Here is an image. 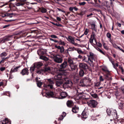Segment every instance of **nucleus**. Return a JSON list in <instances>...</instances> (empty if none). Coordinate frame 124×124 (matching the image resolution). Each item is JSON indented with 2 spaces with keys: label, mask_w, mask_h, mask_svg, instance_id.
Wrapping results in <instances>:
<instances>
[{
  "label": "nucleus",
  "mask_w": 124,
  "mask_h": 124,
  "mask_svg": "<svg viewBox=\"0 0 124 124\" xmlns=\"http://www.w3.org/2000/svg\"><path fill=\"white\" fill-rule=\"evenodd\" d=\"M67 61L70 67V69H69V70L70 71L75 70L77 68V66L75 65L73 60L71 58H69L68 59Z\"/></svg>",
  "instance_id": "obj_1"
},
{
  "label": "nucleus",
  "mask_w": 124,
  "mask_h": 124,
  "mask_svg": "<svg viewBox=\"0 0 124 124\" xmlns=\"http://www.w3.org/2000/svg\"><path fill=\"white\" fill-rule=\"evenodd\" d=\"M111 63H112V64L113 65V66H114V68H115V64L114 62L113 61H112L111 62Z\"/></svg>",
  "instance_id": "obj_63"
},
{
  "label": "nucleus",
  "mask_w": 124,
  "mask_h": 124,
  "mask_svg": "<svg viewBox=\"0 0 124 124\" xmlns=\"http://www.w3.org/2000/svg\"><path fill=\"white\" fill-rule=\"evenodd\" d=\"M6 55L7 54L5 52L2 53L0 54L1 56L2 57H3L5 56H6Z\"/></svg>",
  "instance_id": "obj_37"
},
{
  "label": "nucleus",
  "mask_w": 124,
  "mask_h": 124,
  "mask_svg": "<svg viewBox=\"0 0 124 124\" xmlns=\"http://www.w3.org/2000/svg\"><path fill=\"white\" fill-rule=\"evenodd\" d=\"M63 84V82L62 80H59L57 81L56 82V85L57 86H60L62 85Z\"/></svg>",
  "instance_id": "obj_20"
},
{
  "label": "nucleus",
  "mask_w": 124,
  "mask_h": 124,
  "mask_svg": "<svg viewBox=\"0 0 124 124\" xmlns=\"http://www.w3.org/2000/svg\"><path fill=\"white\" fill-rule=\"evenodd\" d=\"M103 46L104 48L106 49H108V47L106 45V44L104 43H103Z\"/></svg>",
  "instance_id": "obj_34"
},
{
  "label": "nucleus",
  "mask_w": 124,
  "mask_h": 124,
  "mask_svg": "<svg viewBox=\"0 0 124 124\" xmlns=\"http://www.w3.org/2000/svg\"><path fill=\"white\" fill-rule=\"evenodd\" d=\"M67 104L68 107H70L73 105V103L72 101H67Z\"/></svg>",
  "instance_id": "obj_16"
},
{
  "label": "nucleus",
  "mask_w": 124,
  "mask_h": 124,
  "mask_svg": "<svg viewBox=\"0 0 124 124\" xmlns=\"http://www.w3.org/2000/svg\"><path fill=\"white\" fill-rule=\"evenodd\" d=\"M60 96L61 97H60L61 99H63L65 98L67 96V93L66 92H62L60 93Z\"/></svg>",
  "instance_id": "obj_14"
},
{
  "label": "nucleus",
  "mask_w": 124,
  "mask_h": 124,
  "mask_svg": "<svg viewBox=\"0 0 124 124\" xmlns=\"http://www.w3.org/2000/svg\"><path fill=\"white\" fill-rule=\"evenodd\" d=\"M47 96L46 97L48 96L49 97H52L54 93L52 92H48L46 93Z\"/></svg>",
  "instance_id": "obj_19"
},
{
  "label": "nucleus",
  "mask_w": 124,
  "mask_h": 124,
  "mask_svg": "<svg viewBox=\"0 0 124 124\" xmlns=\"http://www.w3.org/2000/svg\"><path fill=\"white\" fill-rule=\"evenodd\" d=\"M86 4V3L85 2H80L79 3V4L80 6H83L84 5Z\"/></svg>",
  "instance_id": "obj_40"
},
{
  "label": "nucleus",
  "mask_w": 124,
  "mask_h": 124,
  "mask_svg": "<svg viewBox=\"0 0 124 124\" xmlns=\"http://www.w3.org/2000/svg\"><path fill=\"white\" fill-rule=\"evenodd\" d=\"M37 73L38 74H40L41 73V71L40 70H38L37 71Z\"/></svg>",
  "instance_id": "obj_52"
},
{
  "label": "nucleus",
  "mask_w": 124,
  "mask_h": 124,
  "mask_svg": "<svg viewBox=\"0 0 124 124\" xmlns=\"http://www.w3.org/2000/svg\"><path fill=\"white\" fill-rule=\"evenodd\" d=\"M78 58L80 59H82L83 58V57L81 55H79L78 56Z\"/></svg>",
  "instance_id": "obj_53"
},
{
  "label": "nucleus",
  "mask_w": 124,
  "mask_h": 124,
  "mask_svg": "<svg viewBox=\"0 0 124 124\" xmlns=\"http://www.w3.org/2000/svg\"><path fill=\"white\" fill-rule=\"evenodd\" d=\"M55 47L59 49H60L61 47H60V46H58L56 45H55Z\"/></svg>",
  "instance_id": "obj_50"
},
{
  "label": "nucleus",
  "mask_w": 124,
  "mask_h": 124,
  "mask_svg": "<svg viewBox=\"0 0 124 124\" xmlns=\"http://www.w3.org/2000/svg\"><path fill=\"white\" fill-rule=\"evenodd\" d=\"M82 118H85L87 117V114L84 111H83L82 114Z\"/></svg>",
  "instance_id": "obj_22"
},
{
  "label": "nucleus",
  "mask_w": 124,
  "mask_h": 124,
  "mask_svg": "<svg viewBox=\"0 0 124 124\" xmlns=\"http://www.w3.org/2000/svg\"><path fill=\"white\" fill-rule=\"evenodd\" d=\"M58 43L60 45H65V44L64 42L63 41H59L58 42Z\"/></svg>",
  "instance_id": "obj_36"
},
{
  "label": "nucleus",
  "mask_w": 124,
  "mask_h": 124,
  "mask_svg": "<svg viewBox=\"0 0 124 124\" xmlns=\"http://www.w3.org/2000/svg\"><path fill=\"white\" fill-rule=\"evenodd\" d=\"M121 90L124 93V86H123L121 87Z\"/></svg>",
  "instance_id": "obj_61"
},
{
  "label": "nucleus",
  "mask_w": 124,
  "mask_h": 124,
  "mask_svg": "<svg viewBox=\"0 0 124 124\" xmlns=\"http://www.w3.org/2000/svg\"><path fill=\"white\" fill-rule=\"evenodd\" d=\"M68 65L67 62L64 61L63 63L60 65V68L61 69H64Z\"/></svg>",
  "instance_id": "obj_11"
},
{
  "label": "nucleus",
  "mask_w": 124,
  "mask_h": 124,
  "mask_svg": "<svg viewBox=\"0 0 124 124\" xmlns=\"http://www.w3.org/2000/svg\"><path fill=\"white\" fill-rule=\"evenodd\" d=\"M91 96L93 97L96 98L97 97V95L96 94H91Z\"/></svg>",
  "instance_id": "obj_43"
},
{
  "label": "nucleus",
  "mask_w": 124,
  "mask_h": 124,
  "mask_svg": "<svg viewBox=\"0 0 124 124\" xmlns=\"http://www.w3.org/2000/svg\"><path fill=\"white\" fill-rule=\"evenodd\" d=\"M96 49L98 51H99L103 55H105V53H104L102 50H101L100 49L98 48H96Z\"/></svg>",
  "instance_id": "obj_33"
},
{
  "label": "nucleus",
  "mask_w": 124,
  "mask_h": 124,
  "mask_svg": "<svg viewBox=\"0 0 124 124\" xmlns=\"http://www.w3.org/2000/svg\"><path fill=\"white\" fill-rule=\"evenodd\" d=\"M74 7H70L69 8V10L70 11H72Z\"/></svg>",
  "instance_id": "obj_64"
},
{
  "label": "nucleus",
  "mask_w": 124,
  "mask_h": 124,
  "mask_svg": "<svg viewBox=\"0 0 124 124\" xmlns=\"http://www.w3.org/2000/svg\"><path fill=\"white\" fill-rule=\"evenodd\" d=\"M35 64L36 66L38 68H39L41 66H42L43 65L42 63L41 62H38V63H34Z\"/></svg>",
  "instance_id": "obj_25"
},
{
  "label": "nucleus",
  "mask_w": 124,
  "mask_h": 124,
  "mask_svg": "<svg viewBox=\"0 0 124 124\" xmlns=\"http://www.w3.org/2000/svg\"><path fill=\"white\" fill-rule=\"evenodd\" d=\"M13 15V13H12L11 14H8V17H12V16H11V15Z\"/></svg>",
  "instance_id": "obj_59"
},
{
  "label": "nucleus",
  "mask_w": 124,
  "mask_h": 124,
  "mask_svg": "<svg viewBox=\"0 0 124 124\" xmlns=\"http://www.w3.org/2000/svg\"><path fill=\"white\" fill-rule=\"evenodd\" d=\"M87 105L91 108H95L97 104V102L93 100L89 101L87 102Z\"/></svg>",
  "instance_id": "obj_4"
},
{
  "label": "nucleus",
  "mask_w": 124,
  "mask_h": 124,
  "mask_svg": "<svg viewBox=\"0 0 124 124\" xmlns=\"http://www.w3.org/2000/svg\"><path fill=\"white\" fill-rule=\"evenodd\" d=\"M113 46L114 47H115L116 48H117V49L120 48V47H119L117 45H116L115 44H113Z\"/></svg>",
  "instance_id": "obj_42"
},
{
  "label": "nucleus",
  "mask_w": 124,
  "mask_h": 124,
  "mask_svg": "<svg viewBox=\"0 0 124 124\" xmlns=\"http://www.w3.org/2000/svg\"><path fill=\"white\" fill-rule=\"evenodd\" d=\"M100 80L101 81H103L104 80L102 78V76H100Z\"/></svg>",
  "instance_id": "obj_51"
},
{
  "label": "nucleus",
  "mask_w": 124,
  "mask_h": 124,
  "mask_svg": "<svg viewBox=\"0 0 124 124\" xmlns=\"http://www.w3.org/2000/svg\"><path fill=\"white\" fill-rule=\"evenodd\" d=\"M64 79L65 81H64V83L63 85V88L64 87V86L66 87V85H67L68 86H70L72 85L71 82L69 80V79L68 78H64Z\"/></svg>",
  "instance_id": "obj_8"
},
{
  "label": "nucleus",
  "mask_w": 124,
  "mask_h": 124,
  "mask_svg": "<svg viewBox=\"0 0 124 124\" xmlns=\"http://www.w3.org/2000/svg\"><path fill=\"white\" fill-rule=\"evenodd\" d=\"M63 76H64L62 75L61 74L59 73L57 76H55L54 77V78L56 79L61 80L62 78H63L62 77Z\"/></svg>",
  "instance_id": "obj_13"
},
{
  "label": "nucleus",
  "mask_w": 124,
  "mask_h": 124,
  "mask_svg": "<svg viewBox=\"0 0 124 124\" xmlns=\"http://www.w3.org/2000/svg\"><path fill=\"white\" fill-rule=\"evenodd\" d=\"M25 4H27V3L21 2H20L17 3L16 5L17 6H23Z\"/></svg>",
  "instance_id": "obj_17"
},
{
  "label": "nucleus",
  "mask_w": 124,
  "mask_h": 124,
  "mask_svg": "<svg viewBox=\"0 0 124 124\" xmlns=\"http://www.w3.org/2000/svg\"><path fill=\"white\" fill-rule=\"evenodd\" d=\"M119 107L120 108H122L123 107V104L121 103H119L118 104Z\"/></svg>",
  "instance_id": "obj_35"
},
{
  "label": "nucleus",
  "mask_w": 124,
  "mask_h": 124,
  "mask_svg": "<svg viewBox=\"0 0 124 124\" xmlns=\"http://www.w3.org/2000/svg\"><path fill=\"white\" fill-rule=\"evenodd\" d=\"M60 49V52L61 53H63L64 52V48L63 46L61 47Z\"/></svg>",
  "instance_id": "obj_39"
},
{
  "label": "nucleus",
  "mask_w": 124,
  "mask_h": 124,
  "mask_svg": "<svg viewBox=\"0 0 124 124\" xmlns=\"http://www.w3.org/2000/svg\"><path fill=\"white\" fill-rule=\"evenodd\" d=\"M63 118L64 117H63V116H62V115H61L59 118L58 120H62L63 119Z\"/></svg>",
  "instance_id": "obj_46"
},
{
  "label": "nucleus",
  "mask_w": 124,
  "mask_h": 124,
  "mask_svg": "<svg viewBox=\"0 0 124 124\" xmlns=\"http://www.w3.org/2000/svg\"><path fill=\"white\" fill-rule=\"evenodd\" d=\"M7 118H5V120L3 121H1L0 122V124H6V121L7 120Z\"/></svg>",
  "instance_id": "obj_29"
},
{
  "label": "nucleus",
  "mask_w": 124,
  "mask_h": 124,
  "mask_svg": "<svg viewBox=\"0 0 124 124\" xmlns=\"http://www.w3.org/2000/svg\"><path fill=\"white\" fill-rule=\"evenodd\" d=\"M100 85V83H97L96 84L95 86H99Z\"/></svg>",
  "instance_id": "obj_58"
},
{
  "label": "nucleus",
  "mask_w": 124,
  "mask_h": 124,
  "mask_svg": "<svg viewBox=\"0 0 124 124\" xmlns=\"http://www.w3.org/2000/svg\"><path fill=\"white\" fill-rule=\"evenodd\" d=\"M87 56L88 58V60L91 62L92 63L93 62H94L95 61L96 56L95 54L90 52L89 53V54H88Z\"/></svg>",
  "instance_id": "obj_3"
},
{
  "label": "nucleus",
  "mask_w": 124,
  "mask_h": 124,
  "mask_svg": "<svg viewBox=\"0 0 124 124\" xmlns=\"http://www.w3.org/2000/svg\"><path fill=\"white\" fill-rule=\"evenodd\" d=\"M67 39L69 41L74 45L79 47L81 46L80 45L75 43L74 41V39L72 36H68L67 38Z\"/></svg>",
  "instance_id": "obj_6"
},
{
  "label": "nucleus",
  "mask_w": 124,
  "mask_h": 124,
  "mask_svg": "<svg viewBox=\"0 0 124 124\" xmlns=\"http://www.w3.org/2000/svg\"><path fill=\"white\" fill-rule=\"evenodd\" d=\"M50 68L49 67H46L45 68V71H50Z\"/></svg>",
  "instance_id": "obj_38"
},
{
  "label": "nucleus",
  "mask_w": 124,
  "mask_h": 124,
  "mask_svg": "<svg viewBox=\"0 0 124 124\" xmlns=\"http://www.w3.org/2000/svg\"><path fill=\"white\" fill-rule=\"evenodd\" d=\"M62 116H63V117H64L66 115V113L65 112H63L62 114Z\"/></svg>",
  "instance_id": "obj_55"
},
{
  "label": "nucleus",
  "mask_w": 124,
  "mask_h": 124,
  "mask_svg": "<svg viewBox=\"0 0 124 124\" xmlns=\"http://www.w3.org/2000/svg\"><path fill=\"white\" fill-rule=\"evenodd\" d=\"M47 85H44V86L47 88H48L49 87L51 89L52 88L53 85L54 84L53 80L51 79H47Z\"/></svg>",
  "instance_id": "obj_5"
},
{
  "label": "nucleus",
  "mask_w": 124,
  "mask_h": 124,
  "mask_svg": "<svg viewBox=\"0 0 124 124\" xmlns=\"http://www.w3.org/2000/svg\"><path fill=\"white\" fill-rule=\"evenodd\" d=\"M107 36L108 38H110L111 37V34L109 33H108L107 34Z\"/></svg>",
  "instance_id": "obj_44"
},
{
  "label": "nucleus",
  "mask_w": 124,
  "mask_h": 124,
  "mask_svg": "<svg viewBox=\"0 0 124 124\" xmlns=\"http://www.w3.org/2000/svg\"><path fill=\"white\" fill-rule=\"evenodd\" d=\"M37 84L38 86L40 87L43 83L42 82L39 81L38 82Z\"/></svg>",
  "instance_id": "obj_32"
},
{
  "label": "nucleus",
  "mask_w": 124,
  "mask_h": 124,
  "mask_svg": "<svg viewBox=\"0 0 124 124\" xmlns=\"http://www.w3.org/2000/svg\"><path fill=\"white\" fill-rule=\"evenodd\" d=\"M56 19L57 20L59 21H60L61 20V18L59 17H57L56 18Z\"/></svg>",
  "instance_id": "obj_57"
},
{
  "label": "nucleus",
  "mask_w": 124,
  "mask_h": 124,
  "mask_svg": "<svg viewBox=\"0 0 124 124\" xmlns=\"http://www.w3.org/2000/svg\"><path fill=\"white\" fill-rule=\"evenodd\" d=\"M91 29L93 30L96 31V29L95 28V25L94 24H91Z\"/></svg>",
  "instance_id": "obj_26"
},
{
  "label": "nucleus",
  "mask_w": 124,
  "mask_h": 124,
  "mask_svg": "<svg viewBox=\"0 0 124 124\" xmlns=\"http://www.w3.org/2000/svg\"><path fill=\"white\" fill-rule=\"evenodd\" d=\"M76 51H77L78 53L79 54H81V53H83V51L80 49L79 48H76Z\"/></svg>",
  "instance_id": "obj_31"
},
{
  "label": "nucleus",
  "mask_w": 124,
  "mask_h": 124,
  "mask_svg": "<svg viewBox=\"0 0 124 124\" xmlns=\"http://www.w3.org/2000/svg\"><path fill=\"white\" fill-rule=\"evenodd\" d=\"M54 61L58 63H61L63 61V59L61 56L57 55L54 57Z\"/></svg>",
  "instance_id": "obj_7"
},
{
  "label": "nucleus",
  "mask_w": 124,
  "mask_h": 124,
  "mask_svg": "<svg viewBox=\"0 0 124 124\" xmlns=\"http://www.w3.org/2000/svg\"><path fill=\"white\" fill-rule=\"evenodd\" d=\"M51 37L53 38H57V36H56L54 35H51Z\"/></svg>",
  "instance_id": "obj_49"
},
{
  "label": "nucleus",
  "mask_w": 124,
  "mask_h": 124,
  "mask_svg": "<svg viewBox=\"0 0 124 124\" xmlns=\"http://www.w3.org/2000/svg\"><path fill=\"white\" fill-rule=\"evenodd\" d=\"M75 99L77 100H79L80 98V96L78 95H76L75 98Z\"/></svg>",
  "instance_id": "obj_45"
},
{
  "label": "nucleus",
  "mask_w": 124,
  "mask_h": 124,
  "mask_svg": "<svg viewBox=\"0 0 124 124\" xmlns=\"http://www.w3.org/2000/svg\"><path fill=\"white\" fill-rule=\"evenodd\" d=\"M21 73L23 75H28V69L27 68L24 69L22 70Z\"/></svg>",
  "instance_id": "obj_12"
},
{
  "label": "nucleus",
  "mask_w": 124,
  "mask_h": 124,
  "mask_svg": "<svg viewBox=\"0 0 124 124\" xmlns=\"http://www.w3.org/2000/svg\"><path fill=\"white\" fill-rule=\"evenodd\" d=\"M51 23L53 24L56 25L57 26H61V25L59 24L55 23L53 22H51Z\"/></svg>",
  "instance_id": "obj_41"
},
{
  "label": "nucleus",
  "mask_w": 124,
  "mask_h": 124,
  "mask_svg": "<svg viewBox=\"0 0 124 124\" xmlns=\"http://www.w3.org/2000/svg\"><path fill=\"white\" fill-rule=\"evenodd\" d=\"M8 14L7 13H4L2 15V16L3 17H4L6 16H8Z\"/></svg>",
  "instance_id": "obj_48"
},
{
  "label": "nucleus",
  "mask_w": 124,
  "mask_h": 124,
  "mask_svg": "<svg viewBox=\"0 0 124 124\" xmlns=\"http://www.w3.org/2000/svg\"><path fill=\"white\" fill-rule=\"evenodd\" d=\"M76 50V48L74 47H70L68 49V51H73L74 50Z\"/></svg>",
  "instance_id": "obj_27"
},
{
  "label": "nucleus",
  "mask_w": 124,
  "mask_h": 124,
  "mask_svg": "<svg viewBox=\"0 0 124 124\" xmlns=\"http://www.w3.org/2000/svg\"><path fill=\"white\" fill-rule=\"evenodd\" d=\"M20 67V66H17L16 68H14V69L12 68L11 70L10 71V73H11V72H15L17 71L18 69Z\"/></svg>",
  "instance_id": "obj_18"
},
{
  "label": "nucleus",
  "mask_w": 124,
  "mask_h": 124,
  "mask_svg": "<svg viewBox=\"0 0 124 124\" xmlns=\"http://www.w3.org/2000/svg\"><path fill=\"white\" fill-rule=\"evenodd\" d=\"M35 67H36L35 64L34 63L32 67H31V68H30L31 70V71H33L34 70V69H35Z\"/></svg>",
  "instance_id": "obj_30"
},
{
  "label": "nucleus",
  "mask_w": 124,
  "mask_h": 124,
  "mask_svg": "<svg viewBox=\"0 0 124 124\" xmlns=\"http://www.w3.org/2000/svg\"><path fill=\"white\" fill-rule=\"evenodd\" d=\"M5 69V67H1L0 68V70L1 71L4 70Z\"/></svg>",
  "instance_id": "obj_56"
},
{
  "label": "nucleus",
  "mask_w": 124,
  "mask_h": 124,
  "mask_svg": "<svg viewBox=\"0 0 124 124\" xmlns=\"http://www.w3.org/2000/svg\"><path fill=\"white\" fill-rule=\"evenodd\" d=\"M95 34L93 33L91 35V37L89 40V42L90 43L92 44L93 43V40L94 39L95 42V44H97V42L96 41V39H95Z\"/></svg>",
  "instance_id": "obj_10"
},
{
  "label": "nucleus",
  "mask_w": 124,
  "mask_h": 124,
  "mask_svg": "<svg viewBox=\"0 0 124 124\" xmlns=\"http://www.w3.org/2000/svg\"><path fill=\"white\" fill-rule=\"evenodd\" d=\"M84 72L82 70H81L79 72V76L81 77H82L84 75Z\"/></svg>",
  "instance_id": "obj_23"
},
{
  "label": "nucleus",
  "mask_w": 124,
  "mask_h": 124,
  "mask_svg": "<svg viewBox=\"0 0 124 124\" xmlns=\"http://www.w3.org/2000/svg\"><path fill=\"white\" fill-rule=\"evenodd\" d=\"M57 9L59 11H62V12H64V13H65V11H64L63 10H61V9H60V8H57Z\"/></svg>",
  "instance_id": "obj_54"
},
{
  "label": "nucleus",
  "mask_w": 124,
  "mask_h": 124,
  "mask_svg": "<svg viewBox=\"0 0 124 124\" xmlns=\"http://www.w3.org/2000/svg\"><path fill=\"white\" fill-rule=\"evenodd\" d=\"M91 81V79L88 77H85L80 81L81 85H80L82 86H87L89 85Z\"/></svg>",
  "instance_id": "obj_2"
},
{
  "label": "nucleus",
  "mask_w": 124,
  "mask_h": 124,
  "mask_svg": "<svg viewBox=\"0 0 124 124\" xmlns=\"http://www.w3.org/2000/svg\"><path fill=\"white\" fill-rule=\"evenodd\" d=\"M78 110V108L76 106H74L72 108V111L74 113H77Z\"/></svg>",
  "instance_id": "obj_15"
},
{
  "label": "nucleus",
  "mask_w": 124,
  "mask_h": 124,
  "mask_svg": "<svg viewBox=\"0 0 124 124\" xmlns=\"http://www.w3.org/2000/svg\"><path fill=\"white\" fill-rule=\"evenodd\" d=\"M79 68L81 69H83L85 70H86L88 69L87 65L85 63H80L79 65Z\"/></svg>",
  "instance_id": "obj_9"
},
{
  "label": "nucleus",
  "mask_w": 124,
  "mask_h": 124,
  "mask_svg": "<svg viewBox=\"0 0 124 124\" xmlns=\"http://www.w3.org/2000/svg\"><path fill=\"white\" fill-rule=\"evenodd\" d=\"M117 23V25L119 27H121V24L120 23Z\"/></svg>",
  "instance_id": "obj_62"
},
{
  "label": "nucleus",
  "mask_w": 124,
  "mask_h": 124,
  "mask_svg": "<svg viewBox=\"0 0 124 124\" xmlns=\"http://www.w3.org/2000/svg\"><path fill=\"white\" fill-rule=\"evenodd\" d=\"M88 30L87 29H85V31L84 34L86 35L88 34Z\"/></svg>",
  "instance_id": "obj_47"
},
{
  "label": "nucleus",
  "mask_w": 124,
  "mask_h": 124,
  "mask_svg": "<svg viewBox=\"0 0 124 124\" xmlns=\"http://www.w3.org/2000/svg\"><path fill=\"white\" fill-rule=\"evenodd\" d=\"M39 52L40 53H41V54H42L45 53L43 51V50H40Z\"/></svg>",
  "instance_id": "obj_60"
},
{
  "label": "nucleus",
  "mask_w": 124,
  "mask_h": 124,
  "mask_svg": "<svg viewBox=\"0 0 124 124\" xmlns=\"http://www.w3.org/2000/svg\"><path fill=\"white\" fill-rule=\"evenodd\" d=\"M87 58L85 56H84V57H83L82 60L83 61L87 63H89V61L88 60H88H87Z\"/></svg>",
  "instance_id": "obj_24"
},
{
  "label": "nucleus",
  "mask_w": 124,
  "mask_h": 124,
  "mask_svg": "<svg viewBox=\"0 0 124 124\" xmlns=\"http://www.w3.org/2000/svg\"><path fill=\"white\" fill-rule=\"evenodd\" d=\"M40 58L45 61H47L48 60V59L46 56L42 55L40 56Z\"/></svg>",
  "instance_id": "obj_21"
},
{
  "label": "nucleus",
  "mask_w": 124,
  "mask_h": 124,
  "mask_svg": "<svg viewBox=\"0 0 124 124\" xmlns=\"http://www.w3.org/2000/svg\"><path fill=\"white\" fill-rule=\"evenodd\" d=\"M40 9L42 13H45L46 12V10L44 8H41Z\"/></svg>",
  "instance_id": "obj_28"
}]
</instances>
